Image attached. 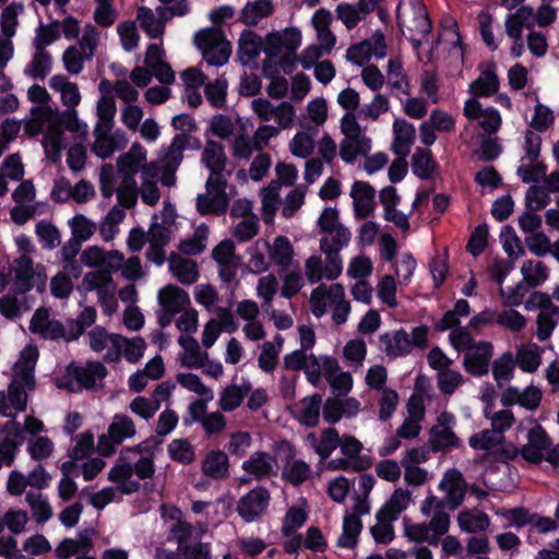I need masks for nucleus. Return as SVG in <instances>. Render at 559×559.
I'll list each match as a JSON object with an SVG mask.
<instances>
[{
	"mask_svg": "<svg viewBox=\"0 0 559 559\" xmlns=\"http://www.w3.org/2000/svg\"><path fill=\"white\" fill-rule=\"evenodd\" d=\"M160 515L164 522L169 524V535L177 542L178 552L182 559H212L210 543L201 542L200 537H197V540H190L195 532L193 525L183 518L179 508L163 504Z\"/></svg>",
	"mask_w": 559,
	"mask_h": 559,
	"instance_id": "1",
	"label": "nucleus"
},
{
	"mask_svg": "<svg viewBox=\"0 0 559 559\" xmlns=\"http://www.w3.org/2000/svg\"><path fill=\"white\" fill-rule=\"evenodd\" d=\"M24 131L34 136L45 132L43 147L47 157L56 160L63 146V131L58 116L48 106H35L24 119Z\"/></svg>",
	"mask_w": 559,
	"mask_h": 559,
	"instance_id": "2",
	"label": "nucleus"
},
{
	"mask_svg": "<svg viewBox=\"0 0 559 559\" xmlns=\"http://www.w3.org/2000/svg\"><path fill=\"white\" fill-rule=\"evenodd\" d=\"M376 484L374 477L370 474L359 476L360 495L355 496V502L352 512H346L343 519V532L337 539V545L344 548H354L357 544L358 535L361 532L362 524L360 516L369 513L370 504L368 495Z\"/></svg>",
	"mask_w": 559,
	"mask_h": 559,
	"instance_id": "3",
	"label": "nucleus"
},
{
	"mask_svg": "<svg viewBox=\"0 0 559 559\" xmlns=\"http://www.w3.org/2000/svg\"><path fill=\"white\" fill-rule=\"evenodd\" d=\"M340 128L343 139L338 154L344 163L354 164L359 157H365L371 152L372 140L366 134L355 114H344Z\"/></svg>",
	"mask_w": 559,
	"mask_h": 559,
	"instance_id": "4",
	"label": "nucleus"
},
{
	"mask_svg": "<svg viewBox=\"0 0 559 559\" xmlns=\"http://www.w3.org/2000/svg\"><path fill=\"white\" fill-rule=\"evenodd\" d=\"M321 234L319 248L323 254H340L352 240L350 230L340 221L336 207H325L318 218Z\"/></svg>",
	"mask_w": 559,
	"mask_h": 559,
	"instance_id": "5",
	"label": "nucleus"
},
{
	"mask_svg": "<svg viewBox=\"0 0 559 559\" xmlns=\"http://www.w3.org/2000/svg\"><path fill=\"white\" fill-rule=\"evenodd\" d=\"M527 311L536 312L535 336L540 341H547L559 322V306L551 300L550 295L542 290L533 292L524 304Z\"/></svg>",
	"mask_w": 559,
	"mask_h": 559,
	"instance_id": "6",
	"label": "nucleus"
},
{
	"mask_svg": "<svg viewBox=\"0 0 559 559\" xmlns=\"http://www.w3.org/2000/svg\"><path fill=\"white\" fill-rule=\"evenodd\" d=\"M81 293L96 292L103 313L112 316L118 310L117 289L112 276L105 271H91L84 274L78 286Z\"/></svg>",
	"mask_w": 559,
	"mask_h": 559,
	"instance_id": "7",
	"label": "nucleus"
},
{
	"mask_svg": "<svg viewBox=\"0 0 559 559\" xmlns=\"http://www.w3.org/2000/svg\"><path fill=\"white\" fill-rule=\"evenodd\" d=\"M197 47L202 51L203 58L210 66H224L230 56V44L223 32L216 27L205 28L194 36Z\"/></svg>",
	"mask_w": 559,
	"mask_h": 559,
	"instance_id": "8",
	"label": "nucleus"
},
{
	"mask_svg": "<svg viewBox=\"0 0 559 559\" xmlns=\"http://www.w3.org/2000/svg\"><path fill=\"white\" fill-rule=\"evenodd\" d=\"M405 537L414 543H427L437 546L440 537L445 535L450 528V516L437 514L428 523H413L407 519L403 521Z\"/></svg>",
	"mask_w": 559,
	"mask_h": 559,
	"instance_id": "9",
	"label": "nucleus"
},
{
	"mask_svg": "<svg viewBox=\"0 0 559 559\" xmlns=\"http://www.w3.org/2000/svg\"><path fill=\"white\" fill-rule=\"evenodd\" d=\"M521 455L531 463L545 460L552 466H559V452L552 447L545 430L536 424L528 430L527 443L521 449Z\"/></svg>",
	"mask_w": 559,
	"mask_h": 559,
	"instance_id": "10",
	"label": "nucleus"
},
{
	"mask_svg": "<svg viewBox=\"0 0 559 559\" xmlns=\"http://www.w3.org/2000/svg\"><path fill=\"white\" fill-rule=\"evenodd\" d=\"M241 469L245 474L238 479L240 485L269 479L277 475V456L266 451H254L241 463Z\"/></svg>",
	"mask_w": 559,
	"mask_h": 559,
	"instance_id": "11",
	"label": "nucleus"
},
{
	"mask_svg": "<svg viewBox=\"0 0 559 559\" xmlns=\"http://www.w3.org/2000/svg\"><path fill=\"white\" fill-rule=\"evenodd\" d=\"M136 433L134 421L124 414H116L108 426L107 433L98 438L97 450L103 456H109L117 445L133 438Z\"/></svg>",
	"mask_w": 559,
	"mask_h": 559,
	"instance_id": "12",
	"label": "nucleus"
},
{
	"mask_svg": "<svg viewBox=\"0 0 559 559\" xmlns=\"http://www.w3.org/2000/svg\"><path fill=\"white\" fill-rule=\"evenodd\" d=\"M29 329L33 333L39 334L45 338L64 340L70 342L78 338L79 328L75 324H64L58 320H51L46 309H38L32 320Z\"/></svg>",
	"mask_w": 559,
	"mask_h": 559,
	"instance_id": "13",
	"label": "nucleus"
},
{
	"mask_svg": "<svg viewBox=\"0 0 559 559\" xmlns=\"http://www.w3.org/2000/svg\"><path fill=\"white\" fill-rule=\"evenodd\" d=\"M463 114L472 124L487 135L497 133L502 124L500 112L492 106L483 105L475 97L465 100Z\"/></svg>",
	"mask_w": 559,
	"mask_h": 559,
	"instance_id": "14",
	"label": "nucleus"
},
{
	"mask_svg": "<svg viewBox=\"0 0 559 559\" xmlns=\"http://www.w3.org/2000/svg\"><path fill=\"white\" fill-rule=\"evenodd\" d=\"M192 138L186 133L176 134L170 145L156 162L160 169V182L171 187L176 182L175 173L182 162V153L191 145Z\"/></svg>",
	"mask_w": 559,
	"mask_h": 559,
	"instance_id": "15",
	"label": "nucleus"
},
{
	"mask_svg": "<svg viewBox=\"0 0 559 559\" xmlns=\"http://www.w3.org/2000/svg\"><path fill=\"white\" fill-rule=\"evenodd\" d=\"M396 19L402 31L406 28L423 37L427 36L430 31L427 11L420 0H401L396 10Z\"/></svg>",
	"mask_w": 559,
	"mask_h": 559,
	"instance_id": "16",
	"label": "nucleus"
},
{
	"mask_svg": "<svg viewBox=\"0 0 559 559\" xmlns=\"http://www.w3.org/2000/svg\"><path fill=\"white\" fill-rule=\"evenodd\" d=\"M540 136L527 131L525 134L524 155L518 168V175L524 182L537 181L545 176L546 167L538 160L540 151Z\"/></svg>",
	"mask_w": 559,
	"mask_h": 559,
	"instance_id": "17",
	"label": "nucleus"
},
{
	"mask_svg": "<svg viewBox=\"0 0 559 559\" xmlns=\"http://www.w3.org/2000/svg\"><path fill=\"white\" fill-rule=\"evenodd\" d=\"M311 254L305 261V274L310 284L322 280L334 281L343 272V259L340 254Z\"/></svg>",
	"mask_w": 559,
	"mask_h": 559,
	"instance_id": "18",
	"label": "nucleus"
},
{
	"mask_svg": "<svg viewBox=\"0 0 559 559\" xmlns=\"http://www.w3.org/2000/svg\"><path fill=\"white\" fill-rule=\"evenodd\" d=\"M270 501V491L263 486H257L239 498L237 513L246 523L255 522L266 513Z\"/></svg>",
	"mask_w": 559,
	"mask_h": 559,
	"instance_id": "19",
	"label": "nucleus"
},
{
	"mask_svg": "<svg viewBox=\"0 0 559 559\" xmlns=\"http://www.w3.org/2000/svg\"><path fill=\"white\" fill-rule=\"evenodd\" d=\"M455 416L449 412H442L437 417V423L430 429L429 443L433 451H444L460 448L462 441L454 432Z\"/></svg>",
	"mask_w": 559,
	"mask_h": 559,
	"instance_id": "20",
	"label": "nucleus"
},
{
	"mask_svg": "<svg viewBox=\"0 0 559 559\" xmlns=\"http://www.w3.org/2000/svg\"><path fill=\"white\" fill-rule=\"evenodd\" d=\"M34 385L24 384L23 380L13 378L7 389L0 390V416L15 418L27 406V390Z\"/></svg>",
	"mask_w": 559,
	"mask_h": 559,
	"instance_id": "21",
	"label": "nucleus"
},
{
	"mask_svg": "<svg viewBox=\"0 0 559 559\" xmlns=\"http://www.w3.org/2000/svg\"><path fill=\"white\" fill-rule=\"evenodd\" d=\"M228 205L226 193V180H219L214 176H209L206 181V193L199 194L197 207L201 214L224 213Z\"/></svg>",
	"mask_w": 559,
	"mask_h": 559,
	"instance_id": "22",
	"label": "nucleus"
},
{
	"mask_svg": "<svg viewBox=\"0 0 559 559\" xmlns=\"http://www.w3.org/2000/svg\"><path fill=\"white\" fill-rule=\"evenodd\" d=\"M223 499L214 501L193 500L191 503V511L202 516L194 526L195 537H201L207 531L210 525H217L226 518V511L221 510V504H224Z\"/></svg>",
	"mask_w": 559,
	"mask_h": 559,
	"instance_id": "23",
	"label": "nucleus"
},
{
	"mask_svg": "<svg viewBox=\"0 0 559 559\" xmlns=\"http://www.w3.org/2000/svg\"><path fill=\"white\" fill-rule=\"evenodd\" d=\"M133 464L127 461L123 452L108 473V480L116 485L118 492L131 495L136 492L141 485L136 476L134 477Z\"/></svg>",
	"mask_w": 559,
	"mask_h": 559,
	"instance_id": "24",
	"label": "nucleus"
},
{
	"mask_svg": "<svg viewBox=\"0 0 559 559\" xmlns=\"http://www.w3.org/2000/svg\"><path fill=\"white\" fill-rule=\"evenodd\" d=\"M235 249L231 240H223L212 251V257L218 264L219 277L225 283L235 280L240 264V258L235 253Z\"/></svg>",
	"mask_w": 559,
	"mask_h": 559,
	"instance_id": "25",
	"label": "nucleus"
},
{
	"mask_svg": "<svg viewBox=\"0 0 559 559\" xmlns=\"http://www.w3.org/2000/svg\"><path fill=\"white\" fill-rule=\"evenodd\" d=\"M543 392L539 386L531 384L525 389L514 385L508 386L500 396L503 406L520 405L527 411H535L542 401Z\"/></svg>",
	"mask_w": 559,
	"mask_h": 559,
	"instance_id": "26",
	"label": "nucleus"
},
{
	"mask_svg": "<svg viewBox=\"0 0 559 559\" xmlns=\"http://www.w3.org/2000/svg\"><path fill=\"white\" fill-rule=\"evenodd\" d=\"M492 353L493 346L490 342L476 343L464 355L463 366L465 370L475 377L486 374L489 370Z\"/></svg>",
	"mask_w": 559,
	"mask_h": 559,
	"instance_id": "27",
	"label": "nucleus"
},
{
	"mask_svg": "<svg viewBox=\"0 0 559 559\" xmlns=\"http://www.w3.org/2000/svg\"><path fill=\"white\" fill-rule=\"evenodd\" d=\"M112 348L105 354L108 361H117L123 356L128 361L135 362L144 354L146 347L145 342L141 337L126 338L121 335L115 336L112 340Z\"/></svg>",
	"mask_w": 559,
	"mask_h": 559,
	"instance_id": "28",
	"label": "nucleus"
},
{
	"mask_svg": "<svg viewBox=\"0 0 559 559\" xmlns=\"http://www.w3.org/2000/svg\"><path fill=\"white\" fill-rule=\"evenodd\" d=\"M98 91L100 96L96 103L97 122L95 127H102L104 130L112 129L117 106L114 95H111V82L102 80L98 84Z\"/></svg>",
	"mask_w": 559,
	"mask_h": 559,
	"instance_id": "29",
	"label": "nucleus"
},
{
	"mask_svg": "<svg viewBox=\"0 0 559 559\" xmlns=\"http://www.w3.org/2000/svg\"><path fill=\"white\" fill-rule=\"evenodd\" d=\"M76 383L67 384L70 391L81 388L94 389L100 385L106 376V368L99 361L86 362L84 366H75L71 370Z\"/></svg>",
	"mask_w": 559,
	"mask_h": 559,
	"instance_id": "30",
	"label": "nucleus"
},
{
	"mask_svg": "<svg viewBox=\"0 0 559 559\" xmlns=\"http://www.w3.org/2000/svg\"><path fill=\"white\" fill-rule=\"evenodd\" d=\"M146 157L145 147L138 142L133 143L127 153L117 158L119 176L126 179H135V175L141 174L143 167L150 164L146 163Z\"/></svg>",
	"mask_w": 559,
	"mask_h": 559,
	"instance_id": "31",
	"label": "nucleus"
},
{
	"mask_svg": "<svg viewBox=\"0 0 559 559\" xmlns=\"http://www.w3.org/2000/svg\"><path fill=\"white\" fill-rule=\"evenodd\" d=\"M266 252L272 264L280 270L293 267L296 261V252L293 242L286 236H276L272 241L267 240Z\"/></svg>",
	"mask_w": 559,
	"mask_h": 559,
	"instance_id": "32",
	"label": "nucleus"
},
{
	"mask_svg": "<svg viewBox=\"0 0 559 559\" xmlns=\"http://www.w3.org/2000/svg\"><path fill=\"white\" fill-rule=\"evenodd\" d=\"M178 344L181 352L178 354V360L181 366L194 369H201L207 361L209 354L202 350L198 341L191 335H180Z\"/></svg>",
	"mask_w": 559,
	"mask_h": 559,
	"instance_id": "33",
	"label": "nucleus"
},
{
	"mask_svg": "<svg viewBox=\"0 0 559 559\" xmlns=\"http://www.w3.org/2000/svg\"><path fill=\"white\" fill-rule=\"evenodd\" d=\"M165 53L158 44H151L145 55V64L150 68L154 76L163 84H171L175 80V72L164 60Z\"/></svg>",
	"mask_w": 559,
	"mask_h": 559,
	"instance_id": "34",
	"label": "nucleus"
},
{
	"mask_svg": "<svg viewBox=\"0 0 559 559\" xmlns=\"http://www.w3.org/2000/svg\"><path fill=\"white\" fill-rule=\"evenodd\" d=\"M355 217L364 219L373 211L374 189L366 181H355L350 189Z\"/></svg>",
	"mask_w": 559,
	"mask_h": 559,
	"instance_id": "35",
	"label": "nucleus"
},
{
	"mask_svg": "<svg viewBox=\"0 0 559 559\" xmlns=\"http://www.w3.org/2000/svg\"><path fill=\"white\" fill-rule=\"evenodd\" d=\"M160 169L157 163L151 162L141 171V187L139 193L142 201L147 205H155L159 200L157 181L160 180Z\"/></svg>",
	"mask_w": 559,
	"mask_h": 559,
	"instance_id": "36",
	"label": "nucleus"
},
{
	"mask_svg": "<svg viewBox=\"0 0 559 559\" xmlns=\"http://www.w3.org/2000/svg\"><path fill=\"white\" fill-rule=\"evenodd\" d=\"M335 288H338L342 296H345V289L338 283L331 285L321 284L311 292L310 308L316 318H322L329 309H332V306L337 304V301H334V297H332Z\"/></svg>",
	"mask_w": 559,
	"mask_h": 559,
	"instance_id": "37",
	"label": "nucleus"
},
{
	"mask_svg": "<svg viewBox=\"0 0 559 559\" xmlns=\"http://www.w3.org/2000/svg\"><path fill=\"white\" fill-rule=\"evenodd\" d=\"M261 37L252 31L241 33L238 40V58L241 64L254 68L258 64V58L263 50Z\"/></svg>",
	"mask_w": 559,
	"mask_h": 559,
	"instance_id": "38",
	"label": "nucleus"
},
{
	"mask_svg": "<svg viewBox=\"0 0 559 559\" xmlns=\"http://www.w3.org/2000/svg\"><path fill=\"white\" fill-rule=\"evenodd\" d=\"M439 489L445 495V500L451 507H457L465 496V481L461 472L455 468L443 474L439 483Z\"/></svg>",
	"mask_w": 559,
	"mask_h": 559,
	"instance_id": "39",
	"label": "nucleus"
},
{
	"mask_svg": "<svg viewBox=\"0 0 559 559\" xmlns=\"http://www.w3.org/2000/svg\"><path fill=\"white\" fill-rule=\"evenodd\" d=\"M379 342L382 350L390 358L405 356L413 349L411 337L404 330L384 333Z\"/></svg>",
	"mask_w": 559,
	"mask_h": 559,
	"instance_id": "40",
	"label": "nucleus"
},
{
	"mask_svg": "<svg viewBox=\"0 0 559 559\" xmlns=\"http://www.w3.org/2000/svg\"><path fill=\"white\" fill-rule=\"evenodd\" d=\"M157 300L159 307L175 313H180L191 305L188 293L175 285H167L160 288L157 294Z\"/></svg>",
	"mask_w": 559,
	"mask_h": 559,
	"instance_id": "41",
	"label": "nucleus"
},
{
	"mask_svg": "<svg viewBox=\"0 0 559 559\" xmlns=\"http://www.w3.org/2000/svg\"><path fill=\"white\" fill-rule=\"evenodd\" d=\"M393 152L401 157H405L408 155L415 140L416 130L414 124L404 119H396L393 122Z\"/></svg>",
	"mask_w": 559,
	"mask_h": 559,
	"instance_id": "42",
	"label": "nucleus"
},
{
	"mask_svg": "<svg viewBox=\"0 0 559 559\" xmlns=\"http://www.w3.org/2000/svg\"><path fill=\"white\" fill-rule=\"evenodd\" d=\"M33 264L28 257L23 254L16 259L11 267L10 275L13 276L11 290L15 294L23 295L31 289V281L33 278Z\"/></svg>",
	"mask_w": 559,
	"mask_h": 559,
	"instance_id": "43",
	"label": "nucleus"
},
{
	"mask_svg": "<svg viewBox=\"0 0 559 559\" xmlns=\"http://www.w3.org/2000/svg\"><path fill=\"white\" fill-rule=\"evenodd\" d=\"M49 87L60 95L61 103L68 108L76 107L81 102V93L76 83L63 74L52 75Z\"/></svg>",
	"mask_w": 559,
	"mask_h": 559,
	"instance_id": "44",
	"label": "nucleus"
},
{
	"mask_svg": "<svg viewBox=\"0 0 559 559\" xmlns=\"http://www.w3.org/2000/svg\"><path fill=\"white\" fill-rule=\"evenodd\" d=\"M321 396H306L294 406L295 418L304 426L313 427L319 423Z\"/></svg>",
	"mask_w": 559,
	"mask_h": 559,
	"instance_id": "45",
	"label": "nucleus"
},
{
	"mask_svg": "<svg viewBox=\"0 0 559 559\" xmlns=\"http://www.w3.org/2000/svg\"><path fill=\"white\" fill-rule=\"evenodd\" d=\"M544 349L535 343L522 344L516 348L515 365L527 373L535 372L542 365Z\"/></svg>",
	"mask_w": 559,
	"mask_h": 559,
	"instance_id": "46",
	"label": "nucleus"
},
{
	"mask_svg": "<svg viewBox=\"0 0 559 559\" xmlns=\"http://www.w3.org/2000/svg\"><path fill=\"white\" fill-rule=\"evenodd\" d=\"M38 358L37 348L27 345L22 352L13 368V378L23 380L26 385H34V369Z\"/></svg>",
	"mask_w": 559,
	"mask_h": 559,
	"instance_id": "47",
	"label": "nucleus"
},
{
	"mask_svg": "<svg viewBox=\"0 0 559 559\" xmlns=\"http://www.w3.org/2000/svg\"><path fill=\"white\" fill-rule=\"evenodd\" d=\"M500 86L495 67L489 66L483 70L480 75L469 85L471 97H489L498 92Z\"/></svg>",
	"mask_w": 559,
	"mask_h": 559,
	"instance_id": "48",
	"label": "nucleus"
},
{
	"mask_svg": "<svg viewBox=\"0 0 559 559\" xmlns=\"http://www.w3.org/2000/svg\"><path fill=\"white\" fill-rule=\"evenodd\" d=\"M169 271L180 283L190 285L199 277L198 264L190 259L174 255L168 262Z\"/></svg>",
	"mask_w": 559,
	"mask_h": 559,
	"instance_id": "49",
	"label": "nucleus"
},
{
	"mask_svg": "<svg viewBox=\"0 0 559 559\" xmlns=\"http://www.w3.org/2000/svg\"><path fill=\"white\" fill-rule=\"evenodd\" d=\"M412 502V492L406 488H396L383 507L379 510L380 516L396 520Z\"/></svg>",
	"mask_w": 559,
	"mask_h": 559,
	"instance_id": "50",
	"label": "nucleus"
},
{
	"mask_svg": "<svg viewBox=\"0 0 559 559\" xmlns=\"http://www.w3.org/2000/svg\"><path fill=\"white\" fill-rule=\"evenodd\" d=\"M112 129L104 130L102 127H95L93 135L95 138L92 151L103 159L110 157L118 150V134H114Z\"/></svg>",
	"mask_w": 559,
	"mask_h": 559,
	"instance_id": "51",
	"label": "nucleus"
},
{
	"mask_svg": "<svg viewBox=\"0 0 559 559\" xmlns=\"http://www.w3.org/2000/svg\"><path fill=\"white\" fill-rule=\"evenodd\" d=\"M229 461L223 451H211L202 462V472L213 479H223L228 475Z\"/></svg>",
	"mask_w": 559,
	"mask_h": 559,
	"instance_id": "52",
	"label": "nucleus"
},
{
	"mask_svg": "<svg viewBox=\"0 0 559 559\" xmlns=\"http://www.w3.org/2000/svg\"><path fill=\"white\" fill-rule=\"evenodd\" d=\"M202 162L204 166L210 169V176L216 175L219 180H225L222 171L225 167L226 156L221 144L215 142H207L203 151Z\"/></svg>",
	"mask_w": 559,
	"mask_h": 559,
	"instance_id": "53",
	"label": "nucleus"
},
{
	"mask_svg": "<svg viewBox=\"0 0 559 559\" xmlns=\"http://www.w3.org/2000/svg\"><path fill=\"white\" fill-rule=\"evenodd\" d=\"M52 58L47 50L35 49L24 68V74L33 80H44L51 71Z\"/></svg>",
	"mask_w": 559,
	"mask_h": 559,
	"instance_id": "54",
	"label": "nucleus"
},
{
	"mask_svg": "<svg viewBox=\"0 0 559 559\" xmlns=\"http://www.w3.org/2000/svg\"><path fill=\"white\" fill-rule=\"evenodd\" d=\"M126 212L120 206L115 205L99 222L98 231L105 242L112 241L119 234V225L123 222Z\"/></svg>",
	"mask_w": 559,
	"mask_h": 559,
	"instance_id": "55",
	"label": "nucleus"
},
{
	"mask_svg": "<svg viewBox=\"0 0 559 559\" xmlns=\"http://www.w3.org/2000/svg\"><path fill=\"white\" fill-rule=\"evenodd\" d=\"M335 367L336 359L329 356L316 357L313 354H309L302 370L306 372L308 380L317 384L322 374L325 377Z\"/></svg>",
	"mask_w": 559,
	"mask_h": 559,
	"instance_id": "56",
	"label": "nucleus"
},
{
	"mask_svg": "<svg viewBox=\"0 0 559 559\" xmlns=\"http://www.w3.org/2000/svg\"><path fill=\"white\" fill-rule=\"evenodd\" d=\"M457 524L467 533L484 532L490 525L488 515L478 509L465 510L459 513Z\"/></svg>",
	"mask_w": 559,
	"mask_h": 559,
	"instance_id": "57",
	"label": "nucleus"
},
{
	"mask_svg": "<svg viewBox=\"0 0 559 559\" xmlns=\"http://www.w3.org/2000/svg\"><path fill=\"white\" fill-rule=\"evenodd\" d=\"M267 239L259 238L248 249V270L252 274H261L269 271L271 266V262L269 255L265 257L264 252L266 251Z\"/></svg>",
	"mask_w": 559,
	"mask_h": 559,
	"instance_id": "58",
	"label": "nucleus"
},
{
	"mask_svg": "<svg viewBox=\"0 0 559 559\" xmlns=\"http://www.w3.org/2000/svg\"><path fill=\"white\" fill-rule=\"evenodd\" d=\"M25 500L31 509L34 521L38 524L48 522L52 515V508L45 495L39 491H28Z\"/></svg>",
	"mask_w": 559,
	"mask_h": 559,
	"instance_id": "59",
	"label": "nucleus"
},
{
	"mask_svg": "<svg viewBox=\"0 0 559 559\" xmlns=\"http://www.w3.org/2000/svg\"><path fill=\"white\" fill-rule=\"evenodd\" d=\"M22 2H12L4 7L0 14V31L4 37H13L16 34L19 17L24 13Z\"/></svg>",
	"mask_w": 559,
	"mask_h": 559,
	"instance_id": "60",
	"label": "nucleus"
},
{
	"mask_svg": "<svg viewBox=\"0 0 559 559\" xmlns=\"http://www.w3.org/2000/svg\"><path fill=\"white\" fill-rule=\"evenodd\" d=\"M308 518L307 502L305 499H299L296 504L292 506L283 520L282 532L288 536L296 530L301 527Z\"/></svg>",
	"mask_w": 559,
	"mask_h": 559,
	"instance_id": "61",
	"label": "nucleus"
},
{
	"mask_svg": "<svg viewBox=\"0 0 559 559\" xmlns=\"http://www.w3.org/2000/svg\"><path fill=\"white\" fill-rule=\"evenodd\" d=\"M251 385L249 382L242 385L230 384L219 394L218 405L224 412H231L240 406Z\"/></svg>",
	"mask_w": 559,
	"mask_h": 559,
	"instance_id": "62",
	"label": "nucleus"
},
{
	"mask_svg": "<svg viewBox=\"0 0 559 559\" xmlns=\"http://www.w3.org/2000/svg\"><path fill=\"white\" fill-rule=\"evenodd\" d=\"M281 271L283 272L281 294L283 297L289 299L298 294L305 286V277L300 270L299 262L294 264L293 267Z\"/></svg>",
	"mask_w": 559,
	"mask_h": 559,
	"instance_id": "63",
	"label": "nucleus"
},
{
	"mask_svg": "<svg viewBox=\"0 0 559 559\" xmlns=\"http://www.w3.org/2000/svg\"><path fill=\"white\" fill-rule=\"evenodd\" d=\"M273 12L270 0H254L248 2L241 11V20L247 25H255Z\"/></svg>",
	"mask_w": 559,
	"mask_h": 559,
	"instance_id": "64",
	"label": "nucleus"
}]
</instances>
